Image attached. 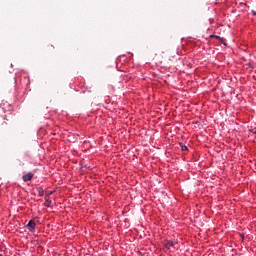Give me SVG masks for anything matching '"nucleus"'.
<instances>
[{"label": "nucleus", "mask_w": 256, "mask_h": 256, "mask_svg": "<svg viewBox=\"0 0 256 256\" xmlns=\"http://www.w3.org/2000/svg\"><path fill=\"white\" fill-rule=\"evenodd\" d=\"M251 13H252V15L256 16V11L255 10H252Z\"/></svg>", "instance_id": "9"}, {"label": "nucleus", "mask_w": 256, "mask_h": 256, "mask_svg": "<svg viewBox=\"0 0 256 256\" xmlns=\"http://www.w3.org/2000/svg\"><path fill=\"white\" fill-rule=\"evenodd\" d=\"M33 177H34L33 172H28L27 174H24L22 176V180L24 181V183H27V182L31 181L33 179Z\"/></svg>", "instance_id": "2"}, {"label": "nucleus", "mask_w": 256, "mask_h": 256, "mask_svg": "<svg viewBox=\"0 0 256 256\" xmlns=\"http://www.w3.org/2000/svg\"><path fill=\"white\" fill-rule=\"evenodd\" d=\"M37 191H38L39 197H43V195H45V190L43 189V187H38Z\"/></svg>", "instance_id": "3"}, {"label": "nucleus", "mask_w": 256, "mask_h": 256, "mask_svg": "<svg viewBox=\"0 0 256 256\" xmlns=\"http://www.w3.org/2000/svg\"><path fill=\"white\" fill-rule=\"evenodd\" d=\"M219 41L224 45V47H227V42H225L224 38L219 39Z\"/></svg>", "instance_id": "8"}, {"label": "nucleus", "mask_w": 256, "mask_h": 256, "mask_svg": "<svg viewBox=\"0 0 256 256\" xmlns=\"http://www.w3.org/2000/svg\"><path fill=\"white\" fill-rule=\"evenodd\" d=\"M173 245H174L173 241H168L166 242L165 247L166 249H169L170 247H173Z\"/></svg>", "instance_id": "4"}, {"label": "nucleus", "mask_w": 256, "mask_h": 256, "mask_svg": "<svg viewBox=\"0 0 256 256\" xmlns=\"http://www.w3.org/2000/svg\"><path fill=\"white\" fill-rule=\"evenodd\" d=\"M210 38H211V39L214 38V39H218V40H219V39H221V36L215 35V34H211V35H210Z\"/></svg>", "instance_id": "6"}, {"label": "nucleus", "mask_w": 256, "mask_h": 256, "mask_svg": "<svg viewBox=\"0 0 256 256\" xmlns=\"http://www.w3.org/2000/svg\"><path fill=\"white\" fill-rule=\"evenodd\" d=\"M26 227L28 228V231H30V233H34L35 227H37V224L35 223V220L31 219V220H29Z\"/></svg>", "instance_id": "1"}, {"label": "nucleus", "mask_w": 256, "mask_h": 256, "mask_svg": "<svg viewBox=\"0 0 256 256\" xmlns=\"http://www.w3.org/2000/svg\"><path fill=\"white\" fill-rule=\"evenodd\" d=\"M51 203H52L51 200L46 199L45 202H44V206L45 207H51Z\"/></svg>", "instance_id": "5"}, {"label": "nucleus", "mask_w": 256, "mask_h": 256, "mask_svg": "<svg viewBox=\"0 0 256 256\" xmlns=\"http://www.w3.org/2000/svg\"><path fill=\"white\" fill-rule=\"evenodd\" d=\"M180 147L183 151H189V148L183 144H180Z\"/></svg>", "instance_id": "7"}]
</instances>
